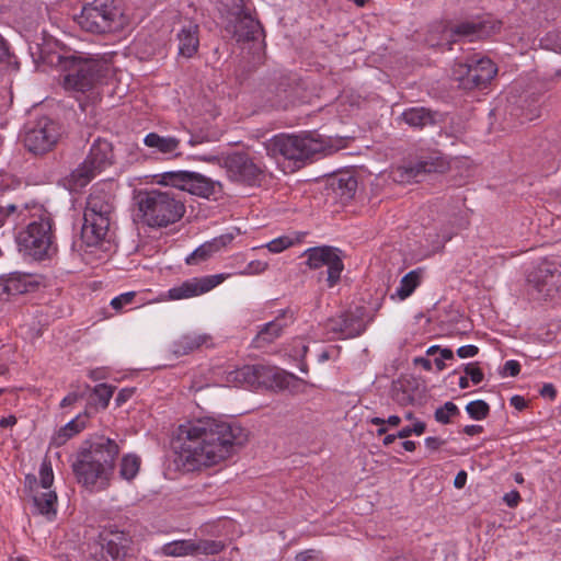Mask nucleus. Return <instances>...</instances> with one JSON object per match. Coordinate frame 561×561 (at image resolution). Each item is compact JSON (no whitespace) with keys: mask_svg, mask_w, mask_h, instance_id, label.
I'll return each mask as SVG.
<instances>
[{"mask_svg":"<svg viewBox=\"0 0 561 561\" xmlns=\"http://www.w3.org/2000/svg\"><path fill=\"white\" fill-rule=\"evenodd\" d=\"M249 439L248 432L237 423L214 417L181 424L172 439L174 462L192 472L211 467L229 458Z\"/></svg>","mask_w":561,"mask_h":561,"instance_id":"f257e3e1","label":"nucleus"},{"mask_svg":"<svg viewBox=\"0 0 561 561\" xmlns=\"http://www.w3.org/2000/svg\"><path fill=\"white\" fill-rule=\"evenodd\" d=\"M72 463V470L78 479L89 489H105L114 469V462L119 454L118 444L108 437L100 436L88 442Z\"/></svg>","mask_w":561,"mask_h":561,"instance_id":"f03ea898","label":"nucleus"},{"mask_svg":"<svg viewBox=\"0 0 561 561\" xmlns=\"http://www.w3.org/2000/svg\"><path fill=\"white\" fill-rule=\"evenodd\" d=\"M75 21L82 31L94 35L121 32L128 23L118 0H93L85 3Z\"/></svg>","mask_w":561,"mask_h":561,"instance_id":"7ed1b4c3","label":"nucleus"},{"mask_svg":"<svg viewBox=\"0 0 561 561\" xmlns=\"http://www.w3.org/2000/svg\"><path fill=\"white\" fill-rule=\"evenodd\" d=\"M114 198L103 191L94 190L87 198L81 239L88 247H95L105 240L114 215Z\"/></svg>","mask_w":561,"mask_h":561,"instance_id":"20e7f679","label":"nucleus"},{"mask_svg":"<svg viewBox=\"0 0 561 561\" xmlns=\"http://www.w3.org/2000/svg\"><path fill=\"white\" fill-rule=\"evenodd\" d=\"M138 209L149 227H167L179 221L185 213L184 203L172 191L152 190L140 194Z\"/></svg>","mask_w":561,"mask_h":561,"instance_id":"39448f33","label":"nucleus"},{"mask_svg":"<svg viewBox=\"0 0 561 561\" xmlns=\"http://www.w3.org/2000/svg\"><path fill=\"white\" fill-rule=\"evenodd\" d=\"M66 90L85 92L94 88L108 72V64L99 57L70 55L61 61Z\"/></svg>","mask_w":561,"mask_h":561,"instance_id":"423d86ee","label":"nucleus"},{"mask_svg":"<svg viewBox=\"0 0 561 561\" xmlns=\"http://www.w3.org/2000/svg\"><path fill=\"white\" fill-rule=\"evenodd\" d=\"M32 220L26 229L20 232L18 241L28 255L42 260L48 255L53 244L51 216L41 205H33L26 213Z\"/></svg>","mask_w":561,"mask_h":561,"instance_id":"0eeeda50","label":"nucleus"},{"mask_svg":"<svg viewBox=\"0 0 561 561\" xmlns=\"http://www.w3.org/2000/svg\"><path fill=\"white\" fill-rule=\"evenodd\" d=\"M299 380L294 374L276 367L245 365L226 374V381L236 387H276L287 389L291 381Z\"/></svg>","mask_w":561,"mask_h":561,"instance_id":"6e6552de","label":"nucleus"},{"mask_svg":"<svg viewBox=\"0 0 561 561\" xmlns=\"http://www.w3.org/2000/svg\"><path fill=\"white\" fill-rule=\"evenodd\" d=\"M267 156L283 157L286 160L305 162L323 150L321 141L310 136H296L280 134L264 142Z\"/></svg>","mask_w":561,"mask_h":561,"instance_id":"1a4fd4ad","label":"nucleus"},{"mask_svg":"<svg viewBox=\"0 0 561 561\" xmlns=\"http://www.w3.org/2000/svg\"><path fill=\"white\" fill-rule=\"evenodd\" d=\"M61 136V125L47 116H43L25 128L21 140L30 153L43 156L57 146Z\"/></svg>","mask_w":561,"mask_h":561,"instance_id":"9d476101","label":"nucleus"},{"mask_svg":"<svg viewBox=\"0 0 561 561\" xmlns=\"http://www.w3.org/2000/svg\"><path fill=\"white\" fill-rule=\"evenodd\" d=\"M453 73L461 88L472 90L490 83L497 73V67L488 57L472 55L466 62L457 64Z\"/></svg>","mask_w":561,"mask_h":561,"instance_id":"9b49d317","label":"nucleus"},{"mask_svg":"<svg viewBox=\"0 0 561 561\" xmlns=\"http://www.w3.org/2000/svg\"><path fill=\"white\" fill-rule=\"evenodd\" d=\"M222 167L228 179L241 185L255 186L264 178V167L243 151L227 154L222 159Z\"/></svg>","mask_w":561,"mask_h":561,"instance_id":"f8f14e48","label":"nucleus"},{"mask_svg":"<svg viewBox=\"0 0 561 561\" xmlns=\"http://www.w3.org/2000/svg\"><path fill=\"white\" fill-rule=\"evenodd\" d=\"M561 272L556 263L540 262L527 274V289L537 300H547L559 289Z\"/></svg>","mask_w":561,"mask_h":561,"instance_id":"ddd939ff","label":"nucleus"},{"mask_svg":"<svg viewBox=\"0 0 561 561\" xmlns=\"http://www.w3.org/2000/svg\"><path fill=\"white\" fill-rule=\"evenodd\" d=\"M373 318L367 317V309L357 306L352 310L331 317L325 321L328 332L335 334L339 339H354L362 335Z\"/></svg>","mask_w":561,"mask_h":561,"instance_id":"4468645a","label":"nucleus"},{"mask_svg":"<svg viewBox=\"0 0 561 561\" xmlns=\"http://www.w3.org/2000/svg\"><path fill=\"white\" fill-rule=\"evenodd\" d=\"M307 257L306 264L311 270H319L327 267V283L330 288L334 287L344 270V264L341 257V251L337 248L330 245H321L309 248L304 252Z\"/></svg>","mask_w":561,"mask_h":561,"instance_id":"2eb2a0df","label":"nucleus"},{"mask_svg":"<svg viewBox=\"0 0 561 561\" xmlns=\"http://www.w3.org/2000/svg\"><path fill=\"white\" fill-rule=\"evenodd\" d=\"M163 181L167 185L204 198H209L215 193V182L197 172H165L163 174Z\"/></svg>","mask_w":561,"mask_h":561,"instance_id":"dca6fc26","label":"nucleus"},{"mask_svg":"<svg viewBox=\"0 0 561 561\" xmlns=\"http://www.w3.org/2000/svg\"><path fill=\"white\" fill-rule=\"evenodd\" d=\"M501 30V22L492 18H477L468 21H462L450 28V36L454 41L468 39L470 42L476 39H484Z\"/></svg>","mask_w":561,"mask_h":561,"instance_id":"f3484780","label":"nucleus"},{"mask_svg":"<svg viewBox=\"0 0 561 561\" xmlns=\"http://www.w3.org/2000/svg\"><path fill=\"white\" fill-rule=\"evenodd\" d=\"M233 21L228 28L237 42L255 41L262 33L261 24L251 15L249 9L243 8V0H234Z\"/></svg>","mask_w":561,"mask_h":561,"instance_id":"a211bd4d","label":"nucleus"},{"mask_svg":"<svg viewBox=\"0 0 561 561\" xmlns=\"http://www.w3.org/2000/svg\"><path fill=\"white\" fill-rule=\"evenodd\" d=\"M102 558L104 561H124L131 546V538L117 529H104L101 533Z\"/></svg>","mask_w":561,"mask_h":561,"instance_id":"6ab92c4d","label":"nucleus"},{"mask_svg":"<svg viewBox=\"0 0 561 561\" xmlns=\"http://www.w3.org/2000/svg\"><path fill=\"white\" fill-rule=\"evenodd\" d=\"M224 279L225 276L222 274L204 276L199 278L195 277L169 289L168 296L172 300L187 299L199 296L218 286L221 282H224Z\"/></svg>","mask_w":561,"mask_h":561,"instance_id":"aec40b11","label":"nucleus"},{"mask_svg":"<svg viewBox=\"0 0 561 561\" xmlns=\"http://www.w3.org/2000/svg\"><path fill=\"white\" fill-rule=\"evenodd\" d=\"M290 88L289 79L279 75L260 84L259 93L271 106H279L287 98Z\"/></svg>","mask_w":561,"mask_h":561,"instance_id":"412c9836","label":"nucleus"},{"mask_svg":"<svg viewBox=\"0 0 561 561\" xmlns=\"http://www.w3.org/2000/svg\"><path fill=\"white\" fill-rule=\"evenodd\" d=\"M176 39L179 56L186 59L194 57L199 47V26L192 22L183 25Z\"/></svg>","mask_w":561,"mask_h":561,"instance_id":"4be33fe9","label":"nucleus"},{"mask_svg":"<svg viewBox=\"0 0 561 561\" xmlns=\"http://www.w3.org/2000/svg\"><path fill=\"white\" fill-rule=\"evenodd\" d=\"M88 162L96 167L102 172L114 162L113 146L110 141L103 138H96L85 158Z\"/></svg>","mask_w":561,"mask_h":561,"instance_id":"5701e85b","label":"nucleus"},{"mask_svg":"<svg viewBox=\"0 0 561 561\" xmlns=\"http://www.w3.org/2000/svg\"><path fill=\"white\" fill-rule=\"evenodd\" d=\"M99 173L96 167L84 159L66 179V185L70 191H78L87 186Z\"/></svg>","mask_w":561,"mask_h":561,"instance_id":"b1692460","label":"nucleus"},{"mask_svg":"<svg viewBox=\"0 0 561 561\" xmlns=\"http://www.w3.org/2000/svg\"><path fill=\"white\" fill-rule=\"evenodd\" d=\"M442 165V162L433 159H420L400 168L399 172L402 180L419 182L423 175L437 172Z\"/></svg>","mask_w":561,"mask_h":561,"instance_id":"393cba45","label":"nucleus"},{"mask_svg":"<svg viewBox=\"0 0 561 561\" xmlns=\"http://www.w3.org/2000/svg\"><path fill=\"white\" fill-rule=\"evenodd\" d=\"M424 270L421 267L410 271L401 278L399 287L397 288L396 293L390 296V298L392 300H405L409 298L421 285Z\"/></svg>","mask_w":561,"mask_h":561,"instance_id":"a878e982","label":"nucleus"},{"mask_svg":"<svg viewBox=\"0 0 561 561\" xmlns=\"http://www.w3.org/2000/svg\"><path fill=\"white\" fill-rule=\"evenodd\" d=\"M436 113L425 107H412L405 110L401 117L402 119L415 128H423L428 125L435 124Z\"/></svg>","mask_w":561,"mask_h":561,"instance_id":"bb28decb","label":"nucleus"},{"mask_svg":"<svg viewBox=\"0 0 561 561\" xmlns=\"http://www.w3.org/2000/svg\"><path fill=\"white\" fill-rule=\"evenodd\" d=\"M144 142L147 147L162 154H173L180 146V139L171 136H160L157 133L146 135Z\"/></svg>","mask_w":561,"mask_h":561,"instance_id":"cd10ccee","label":"nucleus"},{"mask_svg":"<svg viewBox=\"0 0 561 561\" xmlns=\"http://www.w3.org/2000/svg\"><path fill=\"white\" fill-rule=\"evenodd\" d=\"M284 330V324L279 319L266 323L256 334L253 343L256 347H262L266 344L273 343L280 336Z\"/></svg>","mask_w":561,"mask_h":561,"instance_id":"c85d7f7f","label":"nucleus"},{"mask_svg":"<svg viewBox=\"0 0 561 561\" xmlns=\"http://www.w3.org/2000/svg\"><path fill=\"white\" fill-rule=\"evenodd\" d=\"M33 502L41 515L46 516L48 519L56 515L57 495L54 491L46 490L41 494L34 495Z\"/></svg>","mask_w":561,"mask_h":561,"instance_id":"c756f323","label":"nucleus"},{"mask_svg":"<svg viewBox=\"0 0 561 561\" xmlns=\"http://www.w3.org/2000/svg\"><path fill=\"white\" fill-rule=\"evenodd\" d=\"M207 340L208 336L205 334L183 335L179 341L175 342L174 353L181 355L188 354L204 345L207 342Z\"/></svg>","mask_w":561,"mask_h":561,"instance_id":"7c9ffc66","label":"nucleus"},{"mask_svg":"<svg viewBox=\"0 0 561 561\" xmlns=\"http://www.w3.org/2000/svg\"><path fill=\"white\" fill-rule=\"evenodd\" d=\"M161 551L164 556L169 557H184L196 554L195 541L192 540H175L162 546Z\"/></svg>","mask_w":561,"mask_h":561,"instance_id":"2f4dec72","label":"nucleus"},{"mask_svg":"<svg viewBox=\"0 0 561 561\" xmlns=\"http://www.w3.org/2000/svg\"><path fill=\"white\" fill-rule=\"evenodd\" d=\"M219 250L218 242L216 240L211 242H205L194 250L186 259L185 262L188 265H197L201 262L208 260L215 252Z\"/></svg>","mask_w":561,"mask_h":561,"instance_id":"473e14b6","label":"nucleus"},{"mask_svg":"<svg viewBox=\"0 0 561 561\" xmlns=\"http://www.w3.org/2000/svg\"><path fill=\"white\" fill-rule=\"evenodd\" d=\"M140 459L135 455H126L122 458L119 474L125 480H133L139 471Z\"/></svg>","mask_w":561,"mask_h":561,"instance_id":"72a5a7b5","label":"nucleus"},{"mask_svg":"<svg viewBox=\"0 0 561 561\" xmlns=\"http://www.w3.org/2000/svg\"><path fill=\"white\" fill-rule=\"evenodd\" d=\"M2 291L12 296L27 291L26 276L11 275L4 280Z\"/></svg>","mask_w":561,"mask_h":561,"instance_id":"f704fd0d","label":"nucleus"},{"mask_svg":"<svg viewBox=\"0 0 561 561\" xmlns=\"http://www.w3.org/2000/svg\"><path fill=\"white\" fill-rule=\"evenodd\" d=\"M28 211V205H24L20 209L13 204L8 205L7 207L0 206V227L4 225L5 219L10 216H13L16 222L24 221L26 219V213Z\"/></svg>","mask_w":561,"mask_h":561,"instance_id":"c9c22d12","label":"nucleus"},{"mask_svg":"<svg viewBox=\"0 0 561 561\" xmlns=\"http://www.w3.org/2000/svg\"><path fill=\"white\" fill-rule=\"evenodd\" d=\"M466 411L473 420H484L490 413L489 404L483 400L471 401L467 404Z\"/></svg>","mask_w":561,"mask_h":561,"instance_id":"e433bc0d","label":"nucleus"},{"mask_svg":"<svg viewBox=\"0 0 561 561\" xmlns=\"http://www.w3.org/2000/svg\"><path fill=\"white\" fill-rule=\"evenodd\" d=\"M460 413L458 407L448 401L443 407L436 409L435 411V420L442 424H448L450 423V419L453 416H457Z\"/></svg>","mask_w":561,"mask_h":561,"instance_id":"4c0bfd02","label":"nucleus"},{"mask_svg":"<svg viewBox=\"0 0 561 561\" xmlns=\"http://www.w3.org/2000/svg\"><path fill=\"white\" fill-rule=\"evenodd\" d=\"M337 190L341 191L342 197L352 198L357 190V180L351 175L341 178L337 181Z\"/></svg>","mask_w":561,"mask_h":561,"instance_id":"58836bf2","label":"nucleus"},{"mask_svg":"<svg viewBox=\"0 0 561 561\" xmlns=\"http://www.w3.org/2000/svg\"><path fill=\"white\" fill-rule=\"evenodd\" d=\"M196 554H217L224 549V545L220 541L214 540H201L195 542Z\"/></svg>","mask_w":561,"mask_h":561,"instance_id":"ea45409f","label":"nucleus"},{"mask_svg":"<svg viewBox=\"0 0 561 561\" xmlns=\"http://www.w3.org/2000/svg\"><path fill=\"white\" fill-rule=\"evenodd\" d=\"M114 388L106 385V383H100L94 387L93 389V396L98 399L101 407L104 409L107 407L110 399L113 396Z\"/></svg>","mask_w":561,"mask_h":561,"instance_id":"a19ab883","label":"nucleus"},{"mask_svg":"<svg viewBox=\"0 0 561 561\" xmlns=\"http://www.w3.org/2000/svg\"><path fill=\"white\" fill-rule=\"evenodd\" d=\"M41 485L44 490H49L54 481V473L49 461L44 460L39 469Z\"/></svg>","mask_w":561,"mask_h":561,"instance_id":"79ce46f5","label":"nucleus"},{"mask_svg":"<svg viewBox=\"0 0 561 561\" xmlns=\"http://www.w3.org/2000/svg\"><path fill=\"white\" fill-rule=\"evenodd\" d=\"M541 42L545 48L561 54V32L548 33Z\"/></svg>","mask_w":561,"mask_h":561,"instance_id":"37998d69","label":"nucleus"},{"mask_svg":"<svg viewBox=\"0 0 561 561\" xmlns=\"http://www.w3.org/2000/svg\"><path fill=\"white\" fill-rule=\"evenodd\" d=\"M136 293L135 291H127L124 294H121L117 297H114L111 300V306L113 309L119 311L123 309L124 306L130 305L135 299Z\"/></svg>","mask_w":561,"mask_h":561,"instance_id":"c03bdc74","label":"nucleus"},{"mask_svg":"<svg viewBox=\"0 0 561 561\" xmlns=\"http://www.w3.org/2000/svg\"><path fill=\"white\" fill-rule=\"evenodd\" d=\"M291 245V240L288 237H279L272 240L266 244V248L272 253H279Z\"/></svg>","mask_w":561,"mask_h":561,"instance_id":"a18cd8bd","label":"nucleus"},{"mask_svg":"<svg viewBox=\"0 0 561 561\" xmlns=\"http://www.w3.org/2000/svg\"><path fill=\"white\" fill-rule=\"evenodd\" d=\"M267 263L261 260L251 261L241 272L242 275H257L267 268Z\"/></svg>","mask_w":561,"mask_h":561,"instance_id":"49530a36","label":"nucleus"},{"mask_svg":"<svg viewBox=\"0 0 561 561\" xmlns=\"http://www.w3.org/2000/svg\"><path fill=\"white\" fill-rule=\"evenodd\" d=\"M465 373L470 377L471 381L474 385L480 383L483 380L482 370L476 366V364H467L465 365Z\"/></svg>","mask_w":561,"mask_h":561,"instance_id":"de8ad7c7","label":"nucleus"},{"mask_svg":"<svg viewBox=\"0 0 561 561\" xmlns=\"http://www.w3.org/2000/svg\"><path fill=\"white\" fill-rule=\"evenodd\" d=\"M90 390V386L89 385H85L84 386V391L82 392H77V391H73V392H70L68 393L61 401L60 405L62 408L65 407H69L71 404H73L75 402H77L79 399H82L85 391H89Z\"/></svg>","mask_w":561,"mask_h":561,"instance_id":"09e8293b","label":"nucleus"},{"mask_svg":"<svg viewBox=\"0 0 561 561\" xmlns=\"http://www.w3.org/2000/svg\"><path fill=\"white\" fill-rule=\"evenodd\" d=\"M85 427V420L82 419L80 415L76 419L69 421L65 425V431L73 432L75 434L80 433Z\"/></svg>","mask_w":561,"mask_h":561,"instance_id":"8fccbe9b","label":"nucleus"},{"mask_svg":"<svg viewBox=\"0 0 561 561\" xmlns=\"http://www.w3.org/2000/svg\"><path fill=\"white\" fill-rule=\"evenodd\" d=\"M75 435L76 434L73 432L65 431V426H64L58 431L57 434L54 435L53 444L56 446H61Z\"/></svg>","mask_w":561,"mask_h":561,"instance_id":"3c124183","label":"nucleus"},{"mask_svg":"<svg viewBox=\"0 0 561 561\" xmlns=\"http://www.w3.org/2000/svg\"><path fill=\"white\" fill-rule=\"evenodd\" d=\"M479 353V348L476 345H463L457 350V355L460 358L474 357Z\"/></svg>","mask_w":561,"mask_h":561,"instance_id":"603ef678","label":"nucleus"},{"mask_svg":"<svg viewBox=\"0 0 561 561\" xmlns=\"http://www.w3.org/2000/svg\"><path fill=\"white\" fill-rule=\"evenodd\" d=\"M520 371V365L517 360L511 359L504 364L503 375L517 376Z\"/></svg>","mask_w":561,"mask_h":561,"instance_id":"864d4df0","label":"nucleus"},{"mask_svg":"<svg viewBox=\"0 0 561 561\" xmlns=\"http://www.w3.org/2000/svg\"><path fill=\"white\" fill-rule=\"evenodd\" d=\"M504 502L506 503L507 506L510 507H515L518 505L519 501H520V495H519V492L518 491H511L508 493H506L503 497Z\"/></svg>","mask_w":561,"mask_h":561,"instance_id":"5fc2aeb1","label":"nucleus"},{"mask_svg":"<svg viewBox=\"0 0 561 561\" xmlns=\"http://www.w3.org/2000/svg\"><path fill=\"white\" fill-rule=\"evenodd\" d=\"M133 394H134V389H129V388L122 389L115 398L117 405L125 403L127 400H129L131 398Z\"/></svg>","mask_w":561,"mask_h":561,"instance_id":"6e6d98bb","label":"nucleus"},{"mask_svg":"<svg viewBox=\"0 0 561 561\" xmlns=\"http://www.w3.org/2000/svg\"><path fill=\"white\" fill-rule=\"evenodd\" d=\"M445 443H446V440H444L439 437H427L425 439V445L431 450L439 449Z\"/></svg>","mask_w":561,"mask_h":561,"instance_id":"4d7b16f0","label":"nucleus"},{"mask_svg":"<svg viewBox=\"0 0 561 561\" xmlns=\"http://www.w3.org/2000/svg\"><path fill=\"white\" fill-rule=\"evenodd\" d=\"M540 394L543 398H549L550 400H554L557 396V390L552 383H545L540 390Z\"/></svg>","mask_w":561,"mask_h":561,"instance_id":"13d9d810","label":"nucleus"},{"mask_svg":"<svg viewBox=\"0 0 561 561\" xmlns=\"http://www.w3.org/2000/svg\"><path fill=\"white\" fill-rule=\"evenodd\" d=\"M511 405H513L516 410L522 411L526 408L527 402L526 400L520 396H513L511 398Z\"/></svg>","mask_w":561,"mask_h":561,"instance_id":"bf43d9fd","label":"nucleus"},{"mask_svg":"<svg viewBox=\"0 0 561 561\" xmlns=\"http://www.w3.org/2000/svg\"><path fill=\"white\" fill-rule=\"evenodd\" d=\"M467 482V472L461 470L459 471L454 480V485L457 489H462L466 485Z\"/></svg>","mask_w":561,"mask_h":561,"instance_id":"052dcab7","label":"nucleus"},{"mask_svg":"<svg viewBox=\"0 0 561 561\" xmlns=\"http://www.w3.org/2000/svg\"><path fill=\"white\" fill-rule=\"evenodd\" d=\"M316 554H317V551L316 550H306V551H302V552H299L295 560L296 561H309V560H312L313 558H316Z\"/></svg>","mask_w":561,"mask_h":561,"instance_id":"680f3d73","label":"nucleus"},{"mask_svg":"<svg viewBox=\"0 0 561 561\" xmlns=\"http://www.w3.org/2000/svg\"><path fill=\"white\" fill-rule=\"evenodd\" d=\"M483 431V427L481 425H466L462 430V432L469 436H474V435H478L480 433H482Z\"/></svg>","mask_w":561,"mask_h":561,"instance_id":"e2e57ef3","label":"nucleus"},{"mask_svg":"<svg viewBox=\"0 0 561 561\" xmlns=\"http://www.w3.org/2000/svg\"><path fill=\"white\" fill-rule=\"evenodd\" d=\"M413 434L422 435L425 432L426 424L422 421H416L412 426Z\"/></svg>","mask_w":561,"mask_h":561,"instance_id":"0e129e2a","label":"nucleus"},{"mask_svg":"<svg viewBox=\"0 0 561 561\" xmlns=\"http://www.w3.org/2000/svg\"><path fill=\"white\" fill-rule=\"evenodd\" d=\"M415 365H421L425 370L432 369V362L425 357H416L414 359Z\"/></svg>","mask_w":561,"mask_h":561,"instance_id":"69168bd1","label":"nucleus"},{"mask_svg":"<svg viewBox=\"0 0 561 561\" xmlns=\"http://www.w3.org/2000/svg\"><path fill=\"white\" fill-rule=\"evenodd\" d=\"M209 139L206 136H203V135H192L190 140H188V144L191 146H195V145H199V144L206 142Z\"/></svg>","mask_w":561,"mask_h":561,"instance_id":"338daca9","label":"nucleus"},{"mask_svg":"<svg viewBox=\"0 0 561 561\" xmlns=\"http://www.w3.org/2000/svg\"><path fill=\"white\" fill-rule=\"evenodd\" d=\"M15 423H16V419L13 415H10L8 417H2L0 420V426L1 427H9V426L14 425Z\"/></svg>","mask_w":561,"mask_h":561,"instance_id":"774afa93","label":"nucleus"}]
</instances>
